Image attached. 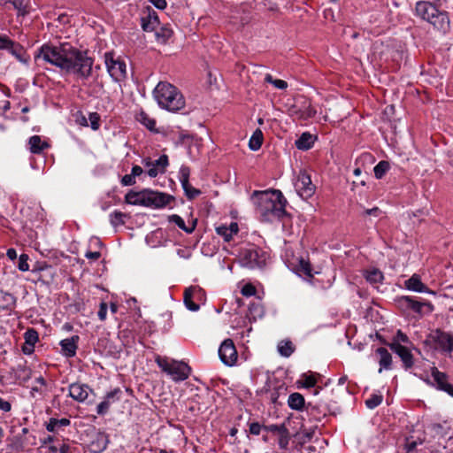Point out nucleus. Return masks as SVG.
<instances>
[{"mask_svg":"<svg viewBox=\"0 0 453 453\" xmlns=\"http://www.w3.org/2000/svg\"><path fill=\"white\" fill-rule=\"evenodd\" d=\"M38 58L50 63L66 73H73L81 77L88 78L91 74L93 59L70 45L60 47L43 45L41 47Z\"/></svg>","mask_w":453,"mask_h":453,"instance_id":"1","label":"nucleus"},{"mask_svg":"<svg viewBox=\"0 0 453 453\" xmlns=\"http://www.w3.org/2000/svg\"><path fill=\"white\" fill-rule=\"evenodd\" d=\"M295 188L298 195L303 199L310 198L315 192V186L312 184L310 175L304 171L299 173Z\"/></svg>","mask_w":453,"mask_h":453,"instance_id":"9","label":"nucleus"},{"mask_svg":"<svg viewBox=\"0 0 453 453\" xmlns=\"http://www.w3.org/2000/svg\"><path fill=\"white\" fill-rule=\"evenodd\" d=\"M142 27L144 31H152L159 25V19L157 12L150 6L147 7V12L141 18Z\"/></svg>","mask_w":453,"mask_h":453,"instance_id":"22","label":"nucleus"},{"mask_svg":"<svg viewBox=\"0 0 453 453\" xmlns=\"http://www.w3.org/2000/svg\"><path fill=\"white\" fill-rule=\"evenodd\" d=\"M137 120L143 124L149 130L155 131L156 121L150 119L144 111H141L137 116Z\"/></svg>","mask_w":453,"mask_h":453,"instance_id":"38","label":"nucleus"},{"mask_svg":"<svg viewBox=\"0 0 453 453\" xmlns=\"http://www.w3.org/2000/svg\"><path fill=\"white\" fill-rule=\"evenodd\" d=\"M286 428L287 427H286L285 424L264 426L265 431L277 433L278 434H280L282 432V430L286 429Z\"/></svg>","mask_w":453,"mask_h":453,"instance_id":"53","label":"nucleus"},{"mask_svg":"<svg viewBox=\"0 0 453 453\" xmlns=\"http://www.w3.org/2000/svg\"><path fill=\"white\" fill-rule=\"evenodd\" d=\"M191 373V367L183 361L172 359V380L182 381L188 378Z\"/></svg>","mask_w":453,"mask_h":453,"instance_id":"17","label":"nucleus"},{"mask_svg":"<svg viewBox=\"0 0 453 453\" xmlns=\"http://www.w3.org/2000/svg\"><path fill=\"white\" fill-rule=\"evenodd\" d=\"M424 344L429 349L440 350L451 356L453 351V336L441 329H436L426 336Z\"/></svg>","mask_w":453,"mask_h":453,"instance_id":"3","label":"nucleus"},{"mask_svg":"<svg viewBox=\"0 0 453 453\" xmlns=\"http://www.w3.org/2000/svg\"><path fill=\"white\" fill-rule=\"evenodd\" d=\"M297 271L300 274H303L309 278H312L311 265L309 261L301 258L297 265Z\"/></svg>","mask_w":453,"mask_h":453,"instance_id":"41","label":"nucleus"},{"mask_svg":"<svg viewBox=\"0 0 453 453\" xmlns=\"http://www.w3.org/2000/svg\"><path fill=\"white\" fill-rule=\"evenodd\" d=\"M149 239L151 242H157L159 245H165L167 242V237L165 236L161 228L153 231Z\"/></svg>","mask_w":453,"mask_h":453,"instance_id":"40","label":"nucleus"},{"mask_svg":"<svg viewBox=\"0 0 453 453\" xmlns=\"http://www.w3.org/2000/svg\"><path fill=\"white\" fill-rule=\"evenodd\" d=\"M89 120L92 129L97 130L99 128V120L100 116L96 112H92L89 114Z\"/></svg>","mask_w":453,"mask_h":453,"instance_id":"56","label":"nucleus"},{"mask_svg":"<svg viewBox=\"0 0 453 453\" xmlns=\"http://www.w3.org/2000/svg\"><path fill=\"white\" fill-rule=\"evenodd\" d=\"M278 350L283 357H289L294 352L295 348L290 341H282L278 345Z\"/></svg>","mask_w":453,"mask_h":453,"instance_id":"37","label":"nucleus"},{"mask_svg":"<svg viewBox=\"0 0 453 453\" xmlns=\"http://www.w3.org/2000/svg\"><path fill=\"white\" fill-rule=\"evenodd\" d=\"M24 337L25 343L27 345L34 347L35 342L38 341V333L36 332V330L33 328L27 329V332L24 334Z\"/></svg>","mask_w":453,"mask_h":453,"instance_id":"43","label":"nucleus"},{"mask_svg":"<svg viewBox=\"0 0 453 453\" xmlns=\"http://www.w3.org/2000/svg\"><path fill=\"white\" fill-rule=\"evenodd\" d=\"M428 22L434 26V27L442 33H446L449 28V19L446 12H440L437 9V13H434L429 19Z\"/></svg>","mask_w":453,"mask_h":453,"instance_id":"21","label":"nucleus"},{"mask_svg":"<svg viewBox=\"0 0 453 453\" xmlns=\"http://www.w3.org/2000/svg\"><path fill=\"white\" fill-rule=\"evenodd\" d=\"M150 3H151L154 6H156L157 9H165L166 7V1L165 0H148Z\"/></svg>","mask_w":453,"mask_h":453,"instance_id":"63","label":"nucleus"},{"mask_svg":"<svg viewBox=\"0 0 453 453\" xmlns=\"http://www.w3.org/2000/svg\"><path fill=\"white\" fill-rule=\"evenodd\" d=\"M392 342H396L399 344H401V342L408 343L409 338L404 333H403L401 330H398L395 336H394Z\"/></svg>","mask_w":453,"mask_h":453,"instance_id":"55","label":"nucleus"},{"mask_svg":"<svg viewBox=\"0 0 453 453\" xmlns=\"http://www.w3.org/2000/svg\"><path fill=\"white\" fill-rule=\"evenodd\" d=\"M157 362L164 372H165L167 374H170V364L168 363L167 359L157 357Z\"/></svg>","mask_w":453,"mask_h":453,"instance_id":"58","label":"nucleus"},{"mask_svg":"<svg viewBox=\"0 0 453 453\" xmlns=\"http://www.w3.org/2000/svg\"><path fill=\"white\" fill-rule=\"evenodd\" d=\"M273 86L280 89H285L288 88V83H287V81H285L283 80L275 79V81L273 82Z\"/></svg>","mask_w":453,"mask_h":453,"instance_id":"64","label":"nucleus"},{"mask_svg":"<svg viewBox=\"0 0 453 453\" xmlns=\"http://www.w3.org/2000/svg\"><path fill=\"white\" fill-rule=\"evenodd\" d=\"M12 4L19 15L25 16L28 13L27 3L25 0H13Z\"/></svg>","mask_w":453,"mask_h":453,"instance_id":"44","label":"nucleus"},{"mask_svg":"<svg viewBox=\"0 0 453 453\" xmlns=\"http://www.w3.org/2000/svg\"><path fill=\"white\" fill-rule=\"evenodd\" d=\"M415 11L418 16L427 21L434 13H437V8L429 2L417 3Z\"/></svg>","mask_w":453,"mask_h":453,"instance_id":"25","label":"nucleus"},{"mask_svg":"<svg viewBox=\"0 0 453 453\" xmlns=\"http://www.w3.org/2000/svg\"><path fill=\"white\" fill-rule=\"evenodd\" d=\"M396 303L400 309L403 311L411 310L419 315L422 314V309L424 307L427 308L428 312H431L434 309L433 305L430 303L419 302L412 299L410 296H401L397 298Z\"/></svg>","mask_w":453,"mask_h":453,"instance_id":"10","label":"nucleus"},{"mask_svg":"<svg viewBox=\"0 0 453 453\" xmlns=\"http://www.w3.org/2000/svg\"><path fill=\"white\" fill-rule=\"evenodd\" d=\"M219 356L220 360L226 365L232 366L237 361L238 354L231 339L225 340L219 349Z\"/></svg>","mask_w":453,"mask_h":453,"instance_id":"11","label":"nucleus"},{"mask_svg":"<svg viewBox=\"0 0 453 453\" xmlns=\"http://www.w3.org/2000/svg\"><path fill=\"white\" fill-rule=\"evenodd\" d=\"M302 378L303 385L305 388H313L317 383V380L313 374H303Z\"/></svg>","mask_w":453,"mask_h":453,"instance_id":"51","label":"nucleus"},{"mask_svg":"<svg viewBox=\"0 0 453 453\" xmlns=\"http://www.w3.org/2000/svg\"><path fill=\"white\" fill-rule=\"evenodd\" d=\"M264 429V426L260 425L258 422H253L250 424V433L254 435H258L261 433V430Z\"/></svg>","mask_w":453,"mask_h":453,"instance_id":"57","label":"nucleus"},{"mask_svg":"<svg viewBox=\"0 0 453 453\" xmlns=\"http://www.w3.org/2000/svg\"><path fill=\"white\" fill-rule=\"evenodd\" d=\"M127 214L120 212V211H114L111 215V223L112 226H117L119 225L125 224V218H127Z\"/></svg>","mask_w":453,"mask_h":453,"instance_id":"46","label":"nucleus"},{"mask_svg":"<svg viewBox=\"0 0 453 453\" xmlns=\"http://www.w3.org/2000/svg\"><path fill=\"white\" fill-rule=\"evenodd\" d=\"M191 112L192 109H188L186 111L172 113V126L179 129L177 132L179 138L175 142L176 144H190L193 142V135L185 129L191 125Z\"/></svg>","mask_w":453,"mask_h":453,"instance_id":"4","label":"nucleus"},{"mask_svg":"<svg viewBox=\"0 0 453 453\" xmlns=\"http://www.w3.org/2000/svg\"><path fill=\"white\" fill-rule=\"evenodd\" d=\"M88 390L90 389L88 385L73 383L69 387V395L78 402H83L88 396Z\"/></svg>","mask_w":453,"mask_h":453,"instance_id":"24","label":"nucleus"},{"mask_svg":"<svg viewBox=\"0 0 453 453\" xmlns=\"http://www.w3.org/2000/svg\"><path fill=\"white\" fill-rule=\"evenodd\" d=\"M388 169L389 163L384 160L380 161L373 169L375 177L377 179H381Z\"/></svg>","mask_w":453,"mask_h":453,"instance_id":"42","label":"nucleus"},{"mask_svg":"<svg viewBox=\"0 0 453 453\" xmlns=\"http://www.w3.org/2000/svg\"><path fill=\"white\" fill-rule=\"evenodd\" d=\"M216 231L218 234L224 237L226 242H229L233 237V233L231 232V229H228L226 226H220L216 228Z\"/></svg>","mask_w":453,"mask_h":453,"instance_id":"49","label":"nucleus"},{"mask_svg":"<svg viewBox=\"0 0 453 453\" xmlns=\"http://www.w3.org/2000/svg\"><path fill=\"white\" fill-rule=\"evenodd\" d=\"M316 137L310 133H303L301 136L296 141V146L302 150H307L312 147Z\"/></svg>","mask_w":453,"mask_h":453,"instance_id":"28","label":"nucleus"},{"mask_svg":"<svg viewBox=\"0 0 453 453\" xmlns=\"http://www.w3.org/2000/svg\"><path fill=\"white\" fill-rule=\"evenodd\" d=\"M170 37V30L166 27H161L160 31L156 32V38L158 43L165 44Z\"/></svg>","mask_w":453,"mask_h":453,"instance_id":"47","label":"nucleus"},{"mask_svg":"<svg viewBox=\"0 0 453 453\" xmlns=\"http://www.w3.org/2000/svg\"><path fill=\"white\" fill-rule=\"evenodd\" d=\"M16 297L8 292L0 290V309L8 310L15 305Z\"/></svg>","mask_w":453,"mask_h":453,"instance_id":"31","label":"nucleus"},{"mask_svg":"<svg viewBox=\"0 0 453 453\" xmlns=\"http://www.w3.org/2000/svg\"><path fill=\"white\" fill-rule=\"evenodd\" d=\"M288 405L291 409L300 411L304 406V397L299 393H293L288 397Z\"/></svg>","mask_w":453,"mask_h":453,"instance_id":"33","label":"nucleus"},{"mask_svg":"<svg viewBox=\"0 0 453 453\" xmlns=\"http://www.w3.org/2000/svg\"><path fill=\"white\" fill-rule=\"evenodd\" d=\"M279 435H280L279 446L280 449H286L288 448V442L290 440L288 429V428L283 429L282 432Z\"/></svg>","mask_w":453,"mask_h":453,"instance_id":"48","label":"nucleus"},{"mask_svg":"<svg viewBox=\"0 0 453 453\" xmlns=\"http://www.w3.org/2000/svg\"><path fill=\"white\" fill-rule=\"evenodd\" d=\"M143 164L146 167L149 168V176L154 178L157 176L158 173H164L165 171V168L168 165V157L167 155L164 154L154 161H151L150 158H146L143 160Z\"/></svg>","mask_w":453,"mask_h":453,"instance_id":"16","label":"nucleus"},{"mask_svg":"<svg viewBox=\"0 0 453 453\" xmlns=\"http://www.w3.org/2000/svg\"><path fill=\"white\" fill-rule=\"evenodd\" d=\"M78 341H79V336L73 335L71 338H67V339L62 340L60 342V346L62 348V351L66 357H71L76 354Z\"/></svg>","mask_w":453,"mask_h":453,"instance_id":"27","label":"nucleus"},{"mask_svg":"<svg viewBox=\"0 0 453 453\" xmlns=\"http://www.w3.org/2000/svg\"><path fill=\"white\" fill-rule=\"evenodd\" d=\"M30 150L32 153L38 154L43 149L48 148L49 144L46 142H42L41 137L34 135L29 139Z\"/></svg>","mask_w":453,"mask_h":453,"instance_id":"32","label":"nucleus"},{"mask_svg":"<svg viewBox=\"0 0 453 453\" xmlns=\"http://www.w3.org/2000/svg\"><path fill=\"white\" fill-rule=\"evenodd\" d=\"M109 443L108 435L104 433H97L90 441L88 448L92 453L103 452Z\"/></svg>","mask_w":453,"mask_h":453,"instance_id":"23","label":"nucleus"},{"mask_svg":"<svg viewBox=\"0 0 453 453\" xmlns=\"http://www.w3.org/2000/svg\"><path fill=\"white\" fill-rule=\"evenodd\" d=\"M188 109L192 108L187 105L183 94L178 88L172 85V113L186 111Z\"/></svg>","mask_w":453,"mask_h":453,"instance_id":"20","label":"nucleus"},{"mask_svg":"<svg viewBox=\"0 0 453 453\" xmlns=\"http://www.w3.org/2000/svg\"><path fill=\"white\" fill-rule=\"evenodd\" d=\"M28 255L23 253L19 257V264L18 267L21 272H27L29 270V265H28Z\"/></svg>","mask_w":453,"mask_h":453,"instance_id":"50","label":"nucleus"},{"mask_svg":"<svg viewBox=\"0 0 453 453\" xmlns=\"http://www.w3.org/2000/svg\"><path fill=\"white\" fill-rule=\"evenodd\" d=\"M195 290L196 287H189L186 288L184 292V303L188 310L193 311H196L199 309V305L192 301L193 293Z\"/></svg>","mask_w":453,"mask_h":453,"instance_id":"34","label":"nucleus"},{"mask_svg":"<svg viewBox=\"0 0 453 453\" xmlns=\"http://www.w3.org/2000/svg\"><path fill=\"white\" fill-rule=\"evenodd\" d=\"M405 287L409 290L416 292H426L434 295V291L428 289V288L421 281L420 276L413 274L409 280L405 281Z\"/></svg>","mask_w":453,"mask_h":453,"instance_id":"26","label":"nucleus"},{"mask_svg":"<svg viewBox=\"0 0 453 453\" xmlns=\"http://www.w3.org/2000/svg\"><path fill=\"white\" fill-rule=\"evenodd\" d=\"M135 183L134 178L132 176V174H126L121 179V184L123 186H131Z\"/></svg>","mask_w":453,"mask_h":453,"instance_id":"60","label":"nucleus"},{"mask_svg":"<svg viewBox=\"0 0 453 453\" xmlns=\"http://www.w3.org/2000/svg\"><path fill=\"white\" fill-rule=\"evenodd\" d=\"M288 113L292 117L307 119L314 117L316 111L312 108L311 103L309 99L301 96L296 100V104L288 109Z\"/></svg>","mask_w":453,"mask_h":453,"instance_id":"7","label":"nucleus"},{"mask_svg":"<svg viewBox=\"0 0 453 453\" xmlns=\"http://www.w3.org/2000/svg\"><path fill=\"white\" fill-rule=\"evenodd\" d=\"M0 50H9L19 61L26 63L27 59L24 58V48L19 44L12 41L6 35H0Z\"/></svg>","mask_w":453,"mask_h":453,"instance_id":"14","label":"nucleus"},{"mask_svg":"<svg viewBox=\"0 0 453 453\" xmlns=\"http://www.w3.org/2000/svg\"><path fill=\"white\" fill-rule=\"evenodd\" d=\"M107 310V304L105 303H101L98 311V318L100 320H104L106 319Z\"/></svg>","mask_w":453,"mask_h":453,"instance_id":"61","label":"nucleus"},{"mask_svg":"<svg viewBox=\"0 0 453 453\" xmlns=\"http://www.w3.org/2000/svg\"><path fill=\"white\" fill-rule=\"evenodd\" d=\"M257 292V289L256 288L250 284V283H248L246 285H244L242 288V294L244 296H254Z\"/></svg>","mask_w":453,"mask_h":453,"instance_id":"54","label":"nucleus"},{"mask_svg":"<svg viewBox=\"0 0 453 453\" xmlns=\"http://www.w3.org/2000/svg\"><path fill=\"white\" fill-rule=\"evenodd\" d=\"M388 346L391 349V350H393L395 354H397L400 357L402 362L403 363V366L406 370L413 366V356L408 348L396 342H391L388 344Z\"/></svg>","mask_w":453,"mask_h":453,"instance_id":"19","label":"nucleus"},{"mask_svg":"<svg viewBox=\"0 0 453 453\" xmlns=\"http://www.w3.org/2000/svg\"><path fill=\"white\" fill-rule=\"evenodd\" d=\"M70 425V420L68 418H61L58 419L55 418H50L49 422L46 425V429L49 432H54L56 427L58 426H66Z\"/></svg>","mask_w":453,"mask_h":453,"instance_id":"35","label":"nucleus"},{"mask_svg":"<svg viewBox=\"0 0 453 453\" xmlns=\"http://www.w3.org/2000/svg\"><path fill=\"white\" fill-rule=\"evenodd\" d=\"M383 400V396L381 395H372L367 400H365V405L369 409H374L379 406Z\"/></svg>","mask_w":453,"mask_h":453,"instance_id":"45","label":"nucleus"},{"mask_svg":"<svg viewBox=\"0 0 453 453\" xmlns=\"http://www.w3.org/2000/svg\"><path fill=\"white\" fill-rule=\"evenodd\" d=\"M125 202L133 205L161 208L170 202V196L150 189H143L139 192L130 190L125 196Z\"/></svg>","mask_w":453,"mask_h":453,"instance_id":"2","label":"nucleus"},{"mask_svg":"<svg viewBox=\"0 0 453 453\" xmlns=\"http://www.w3.org/2000/svg\"><path fill=\"white\" fill-rule=\"evenodd\" d=\"M104 58L107 71L114 81H119L126 77V64L123 61L115 59L111 52L105 53Z\"/></svg>","mask_w":453,"mask_h":453,"instance_id":"8","label":"nucleus"},{"mask_svg":"<svg viewBox=\"0 0 453 453\" xmlns=\"http://www.w3.org/2000/svg\"><path fill=\"white\" fill-rule=\"evenodd\" d=\"M314 434L313 431H308L304 432L303 434H296V436H297L299 444L303 445L304 443L310 441Z\"/></svg>","mask_w":453,"mask_h":453,"instance_id":"52","label":"nucleus"},{"mask_svg":"<svg viewBox=\"0 0 453 453\" xmlns=\"http://www.w3.org/2000/svg\"><path fill=\"white\" fill-rule=\"evenodd\" d=\"M431 376L434 380L433 385L453 396V385L449 382V377L445 372H440L437 367L431 368Z\"/></svg>","mask_w":453,"mask_h":453,"instance_id":"12","label":"nucleus"},{"mask_svg":"<svg viewBox=\"0 0 453 453\" xmlns=\"http://www.w3.org/2000/svg\"><path fill=\"white\" fill-rule=\"evenodd\" d=\"M153 95L159 106L165 110H170V85L167 82H158L153 91Z\"/></svg>","mask_w":453,"mask_h":453,"instance_id":"15","label":"nucleus"},{"mask_svg":"<svg viewBox=\"0 0 453 453\" xmlns=\"http://www.w3.org/2000/svg\"><path fill=\"white\" fill-rule=\"evenodd\" d=\"M272 198H273V218H281L286 214V204L287 200L283 196L282 193L280 190L273 189L272 190Z\"/></svg>","mask_w":453,"mask_h":453,"instance_id":"18","label":"nucleus"},{"mask_svg":"<svg viewBox=\"0 0 453 453\" xmlns=\"http://www.w3.org/2000/svg\"><path fill=\"white\" fill-rule=\"evenodd\" d=\"M252 196L256 199L257 211L265 221L273 220L272 190L254 191Z\"/></svg>","mask_w":453,"mask_h":453,"instance_id":"5","label":"nucleus"},{"mask_svg":"<svg viewBox=\"0 0 453 453\" xmlns=\"http://www.w3.org/2000/svg\"><path fill=\"white\" fill-rule=\"evenodd\" d=\"M376 351H377V354L380 356L379 363H380V368L379 372H380L382 371V368H385L387 370L390 369L391 364H392L391 354L388 351L387 349L382 348V347L377 349Z\"/></svg>","mask_w":453,"mask_h":453,"instance_id":"29","label":"nucleus"},{"mask_svg":"<svg viewBox=\"0 0 453 453\" xmlns=\"http://www.w3.org/2000/svg\"><path fill=\"white\" fill-rule=\"evenodd\" d=\"M110 407V403L107 400L103 401L97 405V414L104 415L105 414Z\"/></svg>","mask_w":453,"mask_h":453,"instance_id":"59","label":"nucleus"},{"mask_svg":"<svg viewBox=\"0 0 453 453\" xmlns=\"http://www.w3.org/2000/svg\"><path fill=\"white\" fill-rule=\"evenodd\" d=\"M196 219H192L186 225L185 221L179 215L172 214V223L176 224L180 229L185 231L188 234H191L196 226Z\"/></svg>","mask_w":453,"mask_h":453,"instance_id":"30","label":"nucleus"},{"mask_svg":"<svg viewBox=\"0 0 453 453\" xmlns=\"http://www.w3.org/2000/svg\"><path fill=\"white\" fill-rule=\"evenodd\" d=\"M242 263L250 269L263 268L267 260V254L258 248L246 249L242 251Z\"/></svg>","mask_w":453,"mask_h":453,"instance_id":"6","label":"nucleus"},{"mask_svg":"<svg viewBox=\"0 0 453 453\" xmlns=\"http://www.w3.org/2000/svg\"><path fill=\"white\" fill-rule=\"evenodd\" d=\"M119 394H121V390L119 388H115L114 390L107 393L105 400L110 402L111 400L119 399Z\"/></svg>","mask_w":453,"mask_h":453,"instance_id":"62","label":"nucleus"},{"mask_svg":"<svg viewBox=\"0 0 453 453\" xmlns=\"http://www.w3.org/2000/svg\"><path fill=\"white\" fill-rule=\"evenodd\" d=\"M383 278V273L378 269L367 271L365 273V279L371 283H380Z\"/></svg>","mask_w":453,"mask_h":453,"instance_id":"39","label":"nucleus"},{"mask_svg":"<svg viewBox=\"0 0 453 453\" xmlns=\"http://www.w3.org/2000/svg\"><path fill=\"white\" fill-rule=\"evenodd\" d=\"M263 142V134L262 132L257 129L254 132L253 135L251 136L249 146L252 150H257Z\"/></svg>","mask_w":453,"mask_h":453,"instance_id":"36","label":"nucleus"},{"mask_svg":"<svg viewBox=\"0 0 453 453\" xmlns=\"http://www.w3.org/2000/svg\"><path fill=\"white\" fill-rule=\"evenodd\" d=\"M190 169L188 166L182 165L180 169L179 180L184 189L185 195L188 199L192 200L201 194V190L193 188L189 184Z\"/></svg>","mask_w":453,"mask_h":453,"instance_id":"13","label":"nucleus"}]
</instances>
